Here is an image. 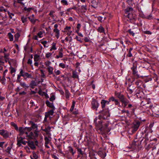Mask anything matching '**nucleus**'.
Segmentation results:
<instances>
[{
	"label": "nucleus",
	"instance_id": "obj_1",
	"mask_svg": "<svg viewBox=\"0 0 159 159\" xmlns=\"http://www.w3.org/2000/svg\"><path fill=\"white\" fill-rule=\"evenodd\" d=\"M22 76L25 80L26 79V78H31L32 75L31 74H29L28 73L25 72L24 70L21 69L20 70L19 74L17 75V82H20V77Z\"/></svg>",
	"mask_w": 159,
	"mask_h": 159
},
{
	"label": "nucleus",
	"instance_id": "obj_2",
	"mask_svg": "<svg viewBox=\"0 0 159 159\" xmlns=\"http://www.w3.org/2000/svg\"><path fill=\"white\" fill-rule=\"evenodd\" d=\"M124 11L125 13L128 14L126 17L130 20L134 19L135 18V16L133 15V13L134 12L133 8L128 7L124 10Z\"/></svg>",
	"mask_w": 159,
	"mask_h": 159
},
{
	"label": "nucleus",
	"instance_id": "obj_3",
	"mask_svg": "<svg viewBox=\"0 0 159 159\" xmlns=\"http://www.w3.org/2000/svg\"><path fill=\"white\" fill-rule=\"evenodd\" d=\"M38 130H34V132H30L29 134L27 133L26 137H28L29 139H35L38 136Z\"/></svg>",
	"mask_w": 159,
	"mask_h": 159
},
{
	"label": "nucleus",
	"instance_id": "obj_4",
	"mask_svg": "<svg viewBox=\"0 0 159 159\" xmlns=\"http://www.w3.org/2000/svg\"><path fill=\"white\" fill-rule=\"evenodd\" d=\"M17 145L18 147L21 146V144L25 145L27 143V141L23 140L22 137L21 136H17L16 138Z\"/></svg>",
	"mask_w": 159,
	"mask_h": 159
},
{
	"label": "nucleus",
	"instance_id": "obj_5",
	"mask_svg": "<svg viewBox=\"0 0 159 159\" xmlns=\"http://www.w3.org/2000/svg\"><path fill=\"white\" fill-rule=\"evenodd\" d=\"M99 124L98 125V127L99 129L101 131H105L107 133L109 132L110 129L109 128H107L108 126V124L107 123L105 124V126L104 127H103L102 125V122L101 120L98 121Z\"/></svg>",
	"mask_w": 159,
	"mask_h": 159
},
{
	"label": "nucleus",
	"instance_id": "obj_6",
	"mask_svg": "<svg viewBox=\"0 0 159 159\" xmlns=\"http://www.w3.org/2000/svg\"><path fill=\"white\" fill-rule=\"evenodd\" d=\"M27 128L28 127H25V128L22 127H19V130L20 133L18 136H22L24 134H25L27 135L28 132H29Z\"/></svg>",
	"mask_w": 159,
	"mask_h": 159
},
{
	"label": "nucleus",
	"instance_id": "obj_7",
	"mask_svg": "<svg viewBox=\"0 0 159 159\" xmlns=\"http://www.w3.org/2000/svg\"><path fill=\"white\" fill-rule=\"evenodd\" d=\"M91 105L92 108L96 111L99 106V104L95 98H93L91 102Z\"/></svg>",
	"mask_w": 159,
	"mask_h": 159
},
{
	"label": "nucleus",
	"instance_id": "obj_8",
	"mask_svg": "<svg viewBox=\"0 0 159 159\" xmlns=\"http://www.w3.org/2000/svg\"><path fill=\"white\" fill-rule=\"evenodd\" d=\"M30 124L31 125V127H28L27 128L29 132L32 129L35 130H38V125L34 123L33 121H30Z\"/></svg>",
	"mask_w": 159,
	"mask_h": 159
},
{
	"label": "nucleus",
	"instance_id": "obj_9",
	"mask_svg": "<svg viewBox=\"0 0 159 159\" xmlns=\"http://www.w3.org/2000/svg\"><path fill=\"white\" fill-rule=\"evenodd\" d=\"M0 135L2 136L4 138H7L9 137V132L4 129L0 130Z\"/></svg>",
	"mask_w": 159,
	"mask_h": 159
},
{
	"label": "nucleus",
	"instance_id": "obj_10",
	"mask_svg": "<svg viewBox=\"0 0 159 159\" xmlns=\"http://www.w3.org/2000/svg\"><path fill=\"white\" fill-rule=\"evenodd\" d=\"M71 27L66 26L64 29V32L67 33V35L70 36L72 33V31L71 30Z\"/></svg>",
	"mask_w": 159,
	"mask_h": 159
},
{
	"label": "nucleus",
	"instance_id": "obj_11",
	"mask_svg": "<svg viewBox=\"0 0 159 159\" xmlns=\"http://www.w3.org/2000/svg\"><path fill=\"white\" fill-rule=\"evenodd\" d=\"M140 125V122L138 121L135 122L133 125V131L134 132H135L137 131L139 128Z\"/></svg>",
	"mask_w": 159,
	"mask_h": 159
},
{
	"label": "nucleus",
	"instance_id": "obj_12",
	"mask_svg": "<svg viewBox=\"0 0 159 159\" xmlns=\"http://www.w3.org/2000/svg\"><path fill=\"white\" fill-rule=\"evenodd\" d=\"M4 60L3 56H0V71L3 70L2 66L4 65Z\"/></svg>",
	"mask_w": 159,
	"mask_h": 159
},
{
	"label": "nucleus",
	"instance_id": "obj_13",
	"mask_svg": "<svg viewBox=\"0 0 159 159\" xmlns=\"http://www.w3.org/2000/svg\"><path fill=\"white\" fill-rule=\"evenodd\" d=\"M28 18L29 19L31 23L33 24H35L36 21L38 20V19L35 18L34 16V14L28 17Z\"/></svg>",
	"mask_w": 159,
	"mask_h": 159
},
{
	"label": "nucleus",
	"instance_id": "obj_14",
	"mask_svg": "<svg viewBox=\"0 0 159 159\" xmlns=\"http://www.w3.org/2000/svg\"><path fill=\"white\" fill-rule=\"evenodd\" d=\"M39 153L33 152H32V155H31L30 157L31 159H38L39 158Z\"/></svg>",
	"mask_w": 159,
	"mask_h": 159
},
{
	"label": "nucleus",
	"instance_id": "obj_15",
	"mask_svg": "<svg viewBox=\"0 0 159 159\" xmlns=\"http://www.w3.org/2000/svg\"><path fill=\"white\" fill-rule=\"evenodd\" d=\"M28 146L32 149H34L36 148V147L34 144L33 141H27V143Z\"/></svg>",
	"mask_w": 159,
	"mask_h": 159
},
{
	"label": "nucleus",
	"instance_id": "obj_16",
	"mask_svg": "<svg viewBox=\"0 0 159 159\" xmlns=\"http://www.w3.org/2000/svg\"><path fill=\"white\" fill-rule=\"evenodd\" d=\"M103 118L104 119H107L110 116V114L108 110H105V112L103 111Z\"/></svg>",
	"mask_w": 159,
	"mask_h": 159
},
{
	"label": "nucleus",
	"instance_id": "obj_17",
	"mask_svg": "<svg viewBox=\"0 0 159 159\" xmlns=\"http://www.w3.org/2000/svg\"><path fill=\"white\" fill-rule=\"evenodd\" d=\"M97 31L100 33H103L104 34H106L105 29L101 25H100L98 28L97 29Z\"/></svg>",
	"mask_w": 159,
	"mask_h": 159
},
{
	"label": "nucleus",
	"instance_id": "obj_18",
	"mask_svg": "<svg viewBox=\"0 0 159 159\" xmlns=\"http://www.w3.org/2000/svg\"><path fill=\"white\" fill-rule=\"evenodd\" d=\"M54 113V110L53 109H52L50 110V111H48L47 113H46V114L45 115V118L44 120H45L47 119V117H48L49 116L51 115L52 116L53 115Z\"/></svg>",
	"mask_w": 159,
	"mask_h": 159
},
{
	"label": "nucleus",
	"instance_id": "obj_19",
	"mask_svg": "<svg viewBox=\"0 0 159 159\" xmlns=\"http://www.w3.org/2000/svg\"><path fill=\"white\" fill-rule=\"evenodd\" d=\"M63 51L62 49L61 48L59 52V55H57L55 57L56 58L58 59L59 58H62L63 57Z\"/></svg>",
	"mask_w": 159,
	"mask_h": 159
},
{
	"label": "nucleus",
	"instance_id": "obj_20",
	"mask_svg": "<svg viewBox=\"0 0 159 159\" xmlns=\"http://www.w3.org/2000/svg\"><path fill=\"white\" fill-rule=\"evenodd\" d=\"M53 32L55 33L56 37L58 39L60 37V30L58 29L53 30Z\"/></svg>",
	"mask_w": 159,
	"mask_h": 159
},
{
	"label": "nucleus",
	"instance_id": "obj_21",
	"mask_svg": "<svg viewBox=\"0 0 159 159\" xmlns=\"http://www.w3.org/2000/svg\"><path fill=\"white\" fill-rule=\"evenodd\" d=\"M98 155L102 158H104L106 156V153L105 152L99 151L98 152Z\"/></svg>",
	"mask_w": 159,
	"mask_h": 159
},
{
	"label": "nucleus",
	"instance_id": "obj_22",
	"mask_svg": "<svg viewBox=\"0 0 159 159\" xmlns=\"http://www.w3.org/2000/svg\"><path fill=\"white\" fill-rule=\"evenodd\" d=\"M47 69L48 72V74L49 75L52 74L53 73V68L52 67L49 66L47 68Z\"/></svg>",
	"mask_w": 159,
	"mask_h": 159
},
{
	"label": "nucleus",
	"instance_id": "obj_23",
	"mask_svg": "<svg viewBox=\"0 0 159 159\" xmlns=\"http://www.w3.org/2000/svg\"><path fill=\"white\" fill-rule=\"evenodd\" d=\"M121 102L124 104V107H125L127 104L129 102V101L126 98H125Z\"/></svg>",
	"mask_w": 159,
	"mask_h": 159
},
{
	"label": "nucleus",
	"instance_id": "obj_24",
	"mask_svg": "<svg viewBox=\"0 0 159 159\" xmlns=\"http://www.w3.org/2000/svg\"><path fill=\"white\" fill-rule=\"evenodd\" d=\"M132 69L133 70V74L135 77L138 78L139 77V75L137 73V72L136 71L135 68H132Z\"/></svg>",
	"mask_w": 159,
	"mask_h": 159
},
{
	"label": "nucleus",
	"instance_id": "obj_25",
	"mask_svg": "<svg viewBox=\"0 0 159 159\" xmlns=\"http://www.w3.org/2000/svg\"><path fill=\"white\" fill-rule=\"evenodd\" d=\"M36 83L33 80L31 82L30 86L31 88L34 89V86H36Z\"/></svg>",
	"mask_w": 159,
	"mask_h": 159
},
{
	"label": "nucleus",
	"instance_id": "obj_26",
	"mask_svg": "<svg viewBox=\"0 0 159 159\" xmlns=\"http://www.w3.org/2000/svg\"><path fill=\"white\" fill-rule=\"evenodd\" d=\"M87 10V6L83 5L81 7V10L80 11V12L81 11V12H85Z\"/></svg>",
	"mask_w": 159,
	"mask_h": 159
},
{
	"label": "nucleus",
	"instance_id": "obj_27",
	"mask_svg": "<svg viewBox=\"0 0 159 159\" xmlns=\"http://www.w3.org/2000/svg\"><path fill=\"white\" fill-rule=\"evenodd\" d=\"M45 103L47 106L52 108H53L54 107L53 104L50 102L48 101H46Z\"/></svg>",
	"mask_w": 159,
	"mask_h": 159
},
{
	"label": "nucleus",
	"instance_id": "obj_28",
	"mask_svg": "<svg viewBox=\"0 0 159 159\" xmlns=\"http://www.w3.org/2000/svg\"><path fill=\"white\" fill-rule=\"evenodd\" d=\"M108 102L107 101L102 100L101 102V106L102 108H104L105 107L106 103Z\"/></svg>",
	"mask_w": 159,
	"mask_h": 159
},
{
	"label": "nucleus",
	"instance_id": "obj_29",
	"mask_svg": "<svg viewBox=\"0 0 159 159\" xmlns=\"http://www.w3.org/2000/svg\"><path fill=\"white\" fill-rule=\"evenodd\" d=\"M40 57L39 56L35 54L34 56V61H38L40 60Z\"/></svg>",
	"mask_w": 159,
	"mask_h": 159
},
{
	"label": "nucleus",
	"instance_id": "obj_30",
	"mask_svg": "<svg viewBox=\"0 0 159 159\" xmlns=\"http://www.w3.org/2000/svg\"><path fill=\"white\" fill-rule=\"evenodd\" d=\"M72 77L74 78H78V75L77 74V72L73 71H72Z\"/></svg>",
	"mask_w": 159,
	"mask_h": 159
},
{
	"label": "nucleus",
	"instance_id": "obj_31",
	"mask_svg": "<svg viewBox=\"0 0 159 159\" xmlns=\"http://www.w3.org/2000/svg\"><path fill=\"white\" fill-rule=\"evenodd\" d=\"M56 49L57 48L56 47V43H53L52 44V45L50 50V51H51L52 50H56Z\"/></svg>",
	"mask_w": 159,
	"mask_h": 159
},
{
	"label": "nucleus",
	"instance_id": "obj_32",
	"mask_svg": "<svg viewBox=\"0 0 159 159\" xmlns=\"http://www.w3.org/2000/svg\"><path fill=\"white\" fill-rule=\"evenodd\" d=\"M8 36L9 39L10 41H12L13 40V36L11 33H9L8 34Z\"/></svg>",
	"mask_w": 159,
	"mask_h": 159
},
{
	"label": "nucleus",
	"instance_id": "obj_33",
	"mask_svg": "<svg viewBox=\"0 0 159 159\" xmlns=\"http://www.w3.org/2000/svg\"><path fill=\"white\" fill-rule=\"evenodd\" d=\"M20 36V34L19 33H17L15 34L14 36L15 41H18V39L19 38Z\"/></svg>",
	"mask_w": 159,
	"mask_h": 159
},
{
	"label": "nucleus",
	"instance_id": "obj_34",
	"mask_svg": "<svg viewBox=\"0 0 159 159\" xmlns=\"http://www.w3.org/2000/svg\"><path fill=\"white\" fill-rule=\"evenodd\" d=\"M91 6L94 8H97L98 6L97 3L95 1H92Z\"/></svg>",
	"mask_w": 159,
	"mask_h": 159
},
{
	"label": "nucleus",
	"instance_id": "obj_35",
	"mask_svg": "<svg viewBox=\"0 0 159 159\" xmlns=\"http://www.w3.org/2000/svg\"><path fill=\"white\" fill-rule=\"evenodd\" d=\"M71 9H74L75 10L76 12L77 13H79L80 12V10H79V9H77V7L75 6H74V7L69 8L68 11H69Z\"/></svg>",
	"mask_w": 159,
	"mask_h": 159
},
{
	"label": "nucleus",
	"instance_id": "obj_36",
	"mask_svg": "<svg viewBox=\"0 0 159 159\" xmlns=\"http://www.w3.org/2000/svg\"><path fill=\"white\" fill-rule=\"evenodd\" d=\"M20 83V86L23 87V88H25V87H26V88H28V86H27L26 85V84L25 83V82H20H20H19Z\"/></svg>",
	"mask_w": 159,
	"mask_h": 159
},
{
	"label": "nucleus",
	"instance_id": "obj_37",
	"mask_svg": "<svg viewBox=\"0 0 159 159\" xmlns=\"http://www.w3.org/2000/svg\"><path fill=\"white\" fill-rule=\"evenodd\" d=\"M69 152L72 153V155H74L75 153V151H74L73 148L71 146H69Z\"/></svg>",
	"mask_w": 159,
	"mask_h": 159
},
{
	"label": "nucleus",
	"instance_id": "obj_38",
	"mask_svg": "<svg viewBox=\"0 0 159 159\" xmlns=\"http://www.w3.org/2000/svg\"><path fill=\"white\" fill-rule=\"evenodd\" d=\"M34 8L32 7H30L27 8V7H25L24 8V10L25 11H27L28 12H30V11L32 10H33Z\"/></svg>",
	"mask_w": 159,
	"mask_h": 159
},
{
	"label": "nucleus",
	"instance_id": "obj_39",
	"mask_svg": "<svg viewBox=\"0 0 159 159\" xmlns=\"http://www.w3.org/2000/svg\"><path fill=\"white\" fill-rule=\"evenodd\" d=\"M21 20L23 23H26L27 21V18L24 16L21 17Z\"/></svg>",
	"mask_w": 159,
	"mask_h": 159
},
{
	"label": "nucleus",
	"instance_id": "obj_40",
	"mask_svg": "<svg viewBox=\"0 0 159 159\" xmlns=\"http://www.w3.org/2000/svg\"><path fill=\"white\" fill-rule=\"evenodd\" d=\"M137 144H136V142H133L132 143L131 145V147H132V148H133V149H135L136 148V147Z\"/></svg>",
	"mask_w": 159,
	"mask_h": 159
},
{
	"label": "nucleus",
	"instance_id": "obj_41",
	"mask_svg": "<svg viewBox=\"0 0 159 159\" xmlns=\"http://www.w3.org/2000/svg\"><path fill=\"white\" fill-rule=\"evenodd\" d=\"M44 140L45 141V144H48L50 140L49 138L47 137H45L44 138Z\"/></svg>",
	"mask_w": 159,
	"mask_h": 159
},
{
	"label": "nucleus",
	"instance_id": "obj_42",
	"mask_svg": "<svg viewBox=\"0 0 159 159\" xmlns=\"http://www.w3.org/2000/svg\"><path fill=\"white\" fill-rule=\"evenodd\" d=\"M61 2L63 5H68L67 1L66 0H62L61 1Z\"/></svg>",
	"mask_w": 159,
	"mask_h": 159
},
{
	"label": "nucleus",
	"instance_id": "obj_43",
	"mask_svg": "<svg viewBox=\"0 0 159 159\" xmlns=\"http://www.w3.org/2000/svg\"><path fill=\"white\" fill-rule=\"evenodd\" d=\"M118 98L120 99L121 102V101H122L125 98L124 96L121 94L120 95V96Z\"/></svg>",
	"mask_w": 159,
	"mask_h": 159
},
{
	"label": "nucleus",
	"instance_id": "obj_44",
	"mask_svg": "<svg viewBox=\"0 0 159 159\" xmlns=\"http://www.w3.org/2000/svg\"><path fill=\"white\" fill-rule=\"evenodd\" d=\"M118 98L120 99L121 102V101H122L125 98L124 96L121 94L120 95V96Z\"/></svg>",
	"mask_w": 159,
	"mask_h": 159
},
{
	"label": "nucleus",
	"instance_id": "obj_45",
	"mask_svg": "<svg viewBox=\"0 0 159 159\" xmlns=\"http://www.w3.org/2000/svg\"><path fill=\"white\" fill-rule=\"evenodd\" d=\"M3 53L4 54V56H3L4 58L7 59V58H9L8 57L9 56V53H6L5 52H3Z\"/></svg>",
	"mask_w": 159,
	"mask_h": 159
},
{
	"label": "nucleus",
	"instance_id": "obj_46",
	"mask_svg": "<svg viewBox=\"0 0 159 159\" xmlns=\"http://www.w3.org/2000/svg\"><path fill=\"white\" fill-rule=\"evenodd\" d=\"M77 151L79 154H80L82 155L83 154V151L81 150V148H77Z\"/></svg>",
	"mask_w": 159,
	"mask_h": 159
},
{
	"label": "nucleus",
	"instance_id": "obj_47",
	"mask_svg": "<svg viewBox=\"0 0 159 159\" xmlns=\"http://www.w3.org/2000/svg\"><path fill=\"white\" fill-rule=\"evenodd\" d=\"M115 100L116 99H115L114 97L112 96L109 98V101L108 102V103H109V102L111 101L114 102L115 101Z\"/></svg>",
	"mask_w": 159,
	"mask_h": 159
},
{
	"label": "nucleus",
	"instance_id": "obj_48",
	"mask_svg": "<svg viewBox=\"0 0 159 159\" xmlns=\"http://www.w3.org/2000/svg\"><path fill=\"white\" fill-rule=\"evenodd\" d=\"M54 72L56 75H58L61 73L60 71L59 70H57L56 69L55 70Z\"/></svg>",
	"mask_w": 159,
	"mask_h": 159
},
{
	"label": "nucleus",
	"instance_id": "obj_49",
	"mask_svg": "<svg viewBox=\"0 0 159 159\" xmlns=\"http://www.w3.org/2000/svg\"><path fill=\"white\" fill-rule=\"evenodd\" d=\"M8 14L9 16V17L10 19L12 18V16H14V14L10 12L9 11H7Z\"/></svg>",
	"mask_w": 159,
	"mask_h": 159
},
{
	"label": "nucleus",
	"instance_id": "obj_50",
	"mask_svg": "<svg viewBox=\"0 0 159 159\" xmlns=\"http://www.w3.org/2000/svg\"><path fill=\"white\" fill-rule=\"evenodd\" d=\"M52 55V53L50 52H48L46 54L45 56L46 57L48 58H49Z\"/></svg>",
	"mask_w": 159,
	"mask_h": 159
},
{
	"label": "nucleus",
	"instance_id": "obj_51",
	"mask_svg": "<svg viewBox=\"0 0 159 159\" xmlns=\"http://www.w3.org/2000/svg\"><path fill=\"white\" fill-rule=\"evenodd\" d=\"M12 125L14 127L15 129L16 130H18V128L17 126L16 125V124H14V123H11Z\"/></svg>",
	"mask_w": 159,
	"mask_h": 159
},
{
	"label": "nucleus",
	"instance_id": "obj_52",
	"mask_svg": "<svg viewBox=\"0 0 159 159\" xmlns=\"http://www.w3.org/2000/svg\"><path fill=\"white\" fill-rule=\"evenodd\" d=\"M24 148L27 153H30V148L28 147L25 146V147Z\"/></svg>",
	"mask_w": 159,
	"mask_h": 159
},
{
	"label": "nucleus",
	"instance_id": "obj_53",
	"mask_svg": "<svg viewBox=\"0 0 159 159\" xmlns=\"http://www.w3.org/2000/svg\"><path fill=\"white\" fill-rule=\"evenodd\" d=\"M59 66L62 68H64L66 67V66L63 63H60L59 64Z\"/></svg>",
	"mask_w": 159,
	"mask_h": 159
},
{
	"label": "nucleus",
	"instance_id": "obj_54",
	"mask_svg": "<svg viewBox=\"0 0 159 159\" xmlns=\"http://www.w3.org/2000/svg\"><path fill=\"white\" fill-rule=\"evenodd\" d=\"M51 63V62L49 61H47L45 62V65L47 66L48 67L49 66L50 64Z\"/></svg>",
	"mask_w": 159,
	"mask_h": 159
},
{
	"label": "nucleus",
	"instance_id": "obj_55",
	"mask_svg": "<svg viewBox=\"0 0 159 159\" xmlns=\"http://www.w3.org/2000/svg\"><path fill=\"white\" fill-rule=\"evenodd\" d=\"M42 32L41 31H40L37 34L38 36H39V38H41L42 37Z\"/></svg>",
	"mask_w": 159,
	"mask_h": 159
},
{
	"label": "nucleus",
	"instance_id": "obj_56",
	"mask_svg": "<svg viewBox=\"0 0 159 159\" xmlns=\"http://www.w3.org/2000/svg\"><path fill=\"white\" fill-rule=\"evenodd\" d=\"M65 95L66 98H68L69 97V93L68 91H66Z\"/></svg>",
	"mask_w": 159,
	"mask_h": 159
},
{
	"label": "nucleus",
	"instance_id": "obj_57",
	"mask_svg": "<svg viewBox=\"0 0 159 159\" xmlns=\"http://www.w3.org/2000/svg\"><path fill=\"white\" fill-rule=\"evenodd\" d=\"M132 0H126V2L129 5H131L132 6Z\"/></svg>",
	"mask_w": 159,
	"mask_h": 159
},
{
	"label": "nucleus",
	"instance_id": "obj_58",
	"mask_svg": "<svg viewBox=\"0 0 159 159\" xmlns=\"http://www.w3.org/2000/svg\"><path fill=\"white\" fill-rule=\"evenodd\" d=\"M55 97L54 95H52L51 96L50 98H49V100L50 101H53L54 100H55Z\"/></svg>",
	"mask_w": 159,
	"mask_h": 159
},
{
	"label": "nucleus",
	"instance_id": "obj_59",
	"mask_svg": "<svg viewBox=\"0 0 159 159\" xmlns=\"http://www.w3.org/2000/svg\"><path fill=\"white\" fill-rule=\"evenodd\" d=\"M128 32L129 33L130 35H132L133 36H134V33L131 30H128Z\"/></svg>",
	"mask_w": 159,
	"mask_h": 159
},
{
	"label": "nucleus",
	"instance_id": "obj_60",
	"mask_svg": "<svg viewBox=\"0 0 159 159\" xmlns=\"http://www.w3.org/2000/svg\"><path fill=\"white\" fill-rule=\"evenodd\" d=\"M40 71L41 72V76L42 77H45V74L44 73V71H43L42 70H40Z\"/></svg>",
	"mask_w": 159,
	"mask_h": 159
},
{
	"label": "nucleus",
	"instance_id": "obj_61",
	"mask_svg": "<svg viewBox=\"0 0 159 159\" xmlns=\"http://www.w3.org/2000/svg\"><path fill=\"white\" fill-rule=\"evenodd\" d=\"M75 104V101H73L72 102V105L71 106V108H72L73 109H74Z\"/></svg>",
	"mask_w": 159,
	"mask_h": 159
},
{
	"label": "nucleus",
	"instance_id": "obj_62",
	"mask_svg": "<svg viewBox=\"0 0 159 159\" xmlns=\"http://www.w3.org/2000/svg\"><path fill=\"white\" fill-rule=\"evenodd\" d=\"M120 94H121L119 93H118L116 92H115V95L118 98L120 96Z\"/></svg>",
	"mask_w": 159,
	"mask_h": 159
},
{
	"label": "nucleus",
	"instance_id": "obj_63",
	"mask_svg": "<svg viewBox=\"0 0 159 159\" xmlns=\"http://www.w3.org/2000/svg\"><path fill=\"white\" fill-rule=\"evenodd\" d=\"M41 43L42 44H43V45L44 47H46L45 44L47 43V41H42L41 42Z\"/></svg>",
	"mask_w": 159,
	"mask_h": 159
},
{
	"label": "nucleus",
	"instance_id": "obj_64",
	"mask_svg": "<svg viewBox=\"0 0 159 159\" xmlns=\"http://www.w3.org/2000/svg\"><path fill=\"white\" fill-rule=\"evenodd\" d=\"M16 70H15V69L14 68L11 67V73H14L15 72Z\"/></svg>",
	"mask_w": 159,
	"mask_h": 159
}]
</instances>
